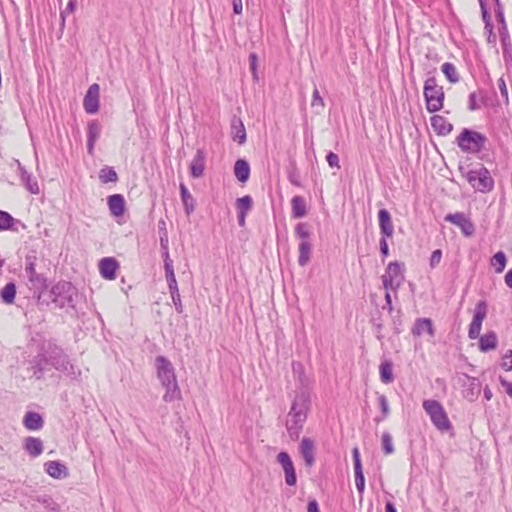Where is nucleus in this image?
I'll use <instances>...</instances> for the list:
<instances>
[{"label":"nucleus","instance_id":"0e129e2a","mask_svg":"<svg viewBox=\"0 0 512 512\" xmlns=\"http://www.w3.org/2000/svg\"><path fill=\"white\" fill-rule=\"evenodd\" d=\"M158 229L160 237H168V232L166 228V222L163 219H160L158 222Z\"/></svg>","mask_w":512,"mask_h":512},{"label":"nucleus","instance_id":"9b49d317","mask_svg":"<svg viewBox=\"0 0 512 512\" xmlns=\"http://www.w3.org/2000/svg\"><path fill=\"white\" fill-rule=\"evenodd\" d=\"M488 311L487 302L484 300L479 301L474 310L472 322L469 325L468 336L470 339H477L480 336L482 322L486 318Z\"/></svg>","mask_w":512,"mask_h":512},{"label":"nucleus","instance_id":"2f4dec72","mask_svg":"<svg viewBox=\"0 0 512 512\" xmlns=\"http://www.w3.org/2000/svg\"><path fill=\"white\" fill-rule=\"evenodd\" d=\"M180 196L185 213L191 215L195 210V199L183 183L180 184Z\"/></svg>","mask_w":512,"mask_h":512},{"label":"nucleus","instance_id":"49530a36","mask_svg":"<svg viewBox=\"0 0 512 512\" xmlns=\"http://www.w3.org/2000/svg\"><path fill=\"white\" fill-rule=\"evenodd\" d=\"M382 448L385 454L389 455L394 452V447L392 443V436L389 432H384L382 434Z\"/></svg>","mask_w":512,"mask_h":512},{"label":"nucleus","instance_id":"1a4fd4ad","mask_svg":"<svg viewBox=\"0 0 512 512\" xmlns=\"http://www.w3.org/2000/svg\"><path fill=\"white\" fill-rule=\"evenodd\" d=\"M381 278L386 290L397 291L405 279L404 264L398 261L390 262Z\"/></svg>","mask_w":512,"mask_h":512},{"label":"nucleus","instance_id":"dca6fc26","mask_svg":"<svg viewBox=\"0 0 512 512\" xmlns=\"http://www.w3.org/2000/svg\"><path fill=\"white\" fill-rule=\"evenodd\" d=\"M99 89V85L94 83L88 88L84 96L83 107L88 114H94L99 109Z\"/></svg>","mask_w":512,"mask_h":512},{"label":"nucleus","instance_id":"cd10ccee","mask_svg":"<svg viewBox=\"0 0 512 512\" xmlns=\"http://www.w3.org/2000/svg\"><path fill=\"white\" fill-rule=\"evenodd\" d=\"M23 424L26 429L36 431L43 427L44 421L39 413L29 411L24 416Z\"/></svg>","mask_w":512,"mask_h":512},{"label":"nucleus","instance_id":"4d7b16f0","mask_svg":"<svg viewBox=\"0 0 512 512\" xmlns=\"http://www.w3.org/2000/svg\"><path fill=\"white\" fill-rule=\"evenodd\" d=\"M326 160L331 168H339V157L334 152H329L326 156Z\"/></svg>","mask_w":512,"mask_h":512},{"label":"nucleus","instance_id":"6e6552de","mask_svg":"<svg viewBox=\"0 0 512 512\" xmlns=\"http://www.w3.org/2000/svg\"><path fill=\"white\" fill-rule=\"evenodd\" d=\"M486 140L482 133L464 128L457 137V144L464 152L478 153L483 150Z\"/></svg>","mask_w":512,"mask_h":512},{"label":"nucleus","instance_id":"603ef678","mask_svg":"<svg viewBox=\"0 0 512 512\" xmlns=\"http://www.w3.org/2000/svg\"><path fill=\"white\" fill-rule=\"evenodd\" d=\"M498 87H499L501 96L504 98L505 104H508L509 103L508 90H507L506 82L503 77L499 78Z\"/></svg>","mask_w":512,"mask_h":512},{"label":"nucleus","instance_id":"774afa93","mask_svg":"<svg viewBox=\"0 0 512 512\" xmlns=\"http://www.w3.org/2000/svg\"><path fill=\"white\" fill-rule=\"evenodd\" d=\"M504 280L505 284L512 289V268L506 273Z\"/></svg>","mask_w":512,"mask_h":512},{"label":"nucleus","instance_id":"f257e3e1","mask_svg":"<svg viewBox=\"0 0 512 512\" xmlns=\"http://www.w3.org/2000/svg\"><path fill=\"white\" fill-rule=\"evenodd\" d=\"M311 406V392L308 387H298L286 416V430L292 441L299 439Z\"/></svg>","mask_w":512,"mask_h":512},{"label":"nucleus","instance_id":"aec40b11","mask_svg":"<svg viewBox=\"0 0 512 512\" xmlns=\"http://www.w3.org/2000/svg\"><path fill=\"white\" fill-rule=\"evenodd\" d=\"M119 264L115 258L105 257L100 260L99 270L101 276L107 280H113L116 277V271Z\"/></svg>","mask_w":512,"mask_h":512},{"label":"nucleus","instance_id":"37998d69","mask_svg":"<svg viewBox=\"0 0 512 512\" xmlns=\"http://www.w3.org/2000/svg\"><path fill=\"white\" fill-rule=\"evenodd\" d=\"M160 246H161V250H162L164 266H166L168 264H173V261L170 258V254H169V238L168 237H160Z\"/></svg>","mask_w":512,"mask_h":512},{"label":"nucleus","instance_id":"5fc2aeb1","mask_svg":"<svg viewBox=\"0 0 512 512\" xmlns=\"http://www.w3.org/2000/svg\"><path fill=\"white\" fill-rule=\"evenodd\" d=\"M502 368L506 371L512 370V350H509L503 357L501 364Z\"/></svg>","mask_w":512,"mask_h":512},{"label":"nucleus","instance_id":"a211bd4d","mask_svg":"<svg viewBox=\"0 0 512 512\" xmlns=\"http://www.w3.org/2000/svg\"><path fill=\"white\" fill-rule=\"evenodd\" d=\"M36 256L27 255L25 258V272L29 278V281L35 286H44L46 279L43 275L38 274L35 269Z\"/></svg>","mask_w":512,"mask_h":512},{"label":"nucleus","instance_id":"a19ab883","mask_svg":"<svg viewBox=\"0 0 512 512\" xmlns=\"http://www.w3.org/2000/svg\"><path fill=\"white\" fill-rule=\"evenodd\" d=\"M507 263L506 255L503 251H498L491 258V265L495 267L496 273H501Z\"/></svg>","mask_w":512,"mask_h":512},{"label":"nucleus","instance_id":"8fccbe9b","mask_svg":"<svg viewBox=\"0 0 512 512\" xmlns=\"http://www.w3.org/2000/svg\"><path fill=\"white\" fill-rule=\"evenodd\" d=\"M480 2V6H481V12H482V18H483V21L485 22V24L487 26H490V34L492 33V30H493V25L491 23V17H490V14L486 8V5L484 3L483 0H479Z\"/></svg>","mask_w":512,"mask_h":512},{"label":"nucleus","instance_id":"f704fd0d","mask_svg":"<svg viewBox=\"0 0 512 512\" xmlns=\"http://www.w3.org/2000/svg\"><path fill=\"white\" fill-rule=\"evenodd\" d=\"M299 257L298 263L300 266L304 267L310 261L311 252H312V244L310 241H301L298 247Z\"/></svg>","mask_w":512,"mask_h":512},{"label":"nucleus","instance_id":"7ed1b4c3","mask_svg":"<svg viewBox=\"0 0 512 512\" xmlns=\"http://www.w3.org/2000/svg\"><path fill=\"white\" fill-rule=\"evenodd\" d=\"M49 297L56 308L74 309L78 291L71 282L59 281L52 286Z\"/></svg>","mask_w":512,"mask_h":512},{"label":"nucleus","instance_id":"c03bdc74","mask_svg":"<svg viewBox=\"0 0 512 512\" xmlns=\"http://www.w3.org/2000/svg\"><path fill=\"white\" fill-rule=\"evenodd\" d=\"M15 219L5 211L0 210V230H8L14 224Z\"/></svg>","mask_w":512,"mask_h":512},{"label":"nucleus","instance_id":"3c124183","mask_svg":"<svg viewBox=\"0 0 512 512\" xmlns=\"http://www.w3.org/2000/svg\"><path fill=\"white\" fill-rule=\"evenodd\" d=\"M311 105H312V107H316V106H319L321 108L324 107V100L320 96V93L316 86L314 87V90H313Z\"/></svg>","mask_w":512,"mask_h":512},{"label":"nucleus","instance_id":"052dcab7","mask_svg":"<svg viewBox=\"0 0 512 512\" xmlns=\"http://www.w3.org/2000/svg\"><path fill=\"white\" fill-rule=\"evenodd\" d=\"M75 7H76V1L75 0H70L65 8V10H63L61 12V17L62 19L64 20L65 19V16L67 13H72L74 10H75Z\"/></svg>","mask_w":512,"mask_h":512},{"label":"nucleus","instance_id":"69168bd1","mask_svg":"<svg viewBox=\"0 0 512 512\" xmlns=\"http://www.w3.org/2000/svg\"><path fill=\"white\" fill-rule=\"evenodd\" d=\"M307 512H320L318 502L315 499L308 502Z\"/></svg>","mask_w":512,"mask_h":512},{"label":"nucleus","instance_id":"f03ea898","mask_svg":"<svg viewBox=\"0 0 512 512\" xmlns=\"http://www.w3.org/2000/svg\"><path fill=\"white\" fill-rule=\"evenodd\" d=\"M155 366L157 377L162 386L166 389L163 395L165 402H173L181 397V391L177 383L175 369L169 359L165 356H157L155 358Z\"/></svg>","mask_w":512,"mask_h":512},{"label":"nucleus","instance_id":"c85d7f7f","mask_svg":"<svg viewBox=\"0 0 512 512\" xmlns=\"http://www.w3.org/2000/svg\"><path fill=\"white\" fill-rule=\"evenodd\" d=\"M24 449L32 457H37L43 452L41 439L29 436L24 440Z\"/></svg>","mask_w":512,"mask_h":512},{"label":"nucleus","instance_id":"6ab92c4d","mask_svg":"<svg viewBox=\"0 0 512 512\" xmlns=\"http://www.w3.org/2000/svg\"><path fill=\"white\" fill-rule=\"evenodd\" d=\"M378 222L381 236H384V238H392L394 226L390 212L387 209L383 208L378 211Z\"/></svg>","mask_w":512,"mask_h":512},{"label":"nucleus","instance_id":"f3484780","mask_svg":"<svg viewBox=\"0 0 512 512\" xmlns=\"http://www.w3.org/2000/svg\"><path fill=\"white\" fill-rule=\"evenodd\" d=\"M315 441L304 437L299 446V452L304 460L305 466L311 468L315 464Z\"/></svg>","mask_w":512,"mask_h":512},{"label":"nucleus","instance_id":"680f3d73","mask_svg":"<svg viewBox=\"0 0 512 512\" xmlns=\"http://www.w3.org/2000/svg\"><path fill=\"white\" fill-rule=\"evenodd\" d=\"M468 107L471 111H474V110H477L480 108V105L477 104V102H476V92H472L469 95V106Z\"/></svg>","mask_w":512,"mask_h":512},{"label":"nucleus","instance_id":"4be33fe9","mask_svg":"<svg viewBox=\"0 0 512 512\" xmlns=\"http://www.w3.org/2000/svg\"><path fill=\"white\" fill-rule=\"evenodd\" d=\"M424 332H426L430 337H434L435 329L433 327V322L430 318H418L416 319L413 328L412 334L413 336L419 337Z\"/></svg>","mask_w":512,"mask_h":512},{"label":"nucleus","instance_id":"58836bf2","mask_svg":"<svg viewBox=\"0 0 512 512\" xmlns=\"http://www.w3.org/2000/svg\"><path fill=\"white\" fill-rule=\"evenodd\" d=\"M164 269H165L166 280H167L168 287H169V292H170V294H175V292L179 291V289H178V285H177V281H176V277H175V273H174L173 264H168V265L164 266Z\"/></svg>","mask_w":512,"mask_h":512},{"label":"nucleus","instance_id":"412c9836","mask_svg":"<svg viewBox=\"0 0 512 512\" xmlns=\"http://www.w3.org/2000/svg\"><path fill=\"white\" fill-rule=\"evenodd\" d=\"M206 153L203 149H198L190 164V174L193 178H200L205 170Z\"/></svg>","mask_w":512,"mask_h":512},{"label":"nucleus","instance_id":"5701e85b","mask_svg":"<svg viewBox=\"0 0 512 512\" xmlns=\"http://www.w3.org/2000/svg\"><path fill=\"white\" fill-rule=\"evenodd\" d=\"M110 214L114 217L122 216L125 212V199L121 194L110 195L107 199Z\"/></svg>","mask_w":512,"mask_h":512},{"label":"nucleus","instance_id":"39448f33","mask_svg":"<svg viewBox=\"0 0 512 512\" xmlns=\"http://www.w3.org/2000/svg\"><path fill=\"white\" fill-rule=\"evenodd\" d=\"M460 172L468 183L479 192L487 193L494 188V180L490 171L484 166L470 170H465L463 167H460Z\"/></svg>","mask_w":512,"mask_h":512},{"label":"nucleus","instance_id":"9d476101","mask_svg":"<svg viewBox=\"0 0 512 512\" xmlns=\"http://www.w3.org/2000/svg\"><path fill=\"white\" fill-rule=\"evenodd\" d=\"M459 383L462 387V396L466 400L474 402L478 399L482 389V384L478 378L463 374L459 377Z\"/></svg>","mask_w":512,"mask_h":512},{"label":"nucleus","instance_id":"473e14b6","mask_svg":"<svg viewBox=\"0 0 512 512\" xmlns=\"http://www.w3.org/2000/svg\"><path fill=\"white\" fill-rule=\"evenodd\" d=\"M232 138L239 144H244L246 141V131L243 122L239 118H234L231 124Z\"/></svg>","mask_w":512,"mask_h":512},{"label":"nucleus","instance_id":"c756f323","mask_svg":"<svg viewBox=\"0 0 512 512\" xmlns=\"http://www.w3.org/2000/svg\"><path fill=\"white\" fill-rule=\"evenodd\" d=\"M234 174L239 182L245 183L250 176L249 163L244 159H238L234 165Z\"/></svg>","mask_w":512,"mask_h":512},{"label":"nucleus","instance_id":"de8ad7c7","mask_svg":"<svg viewBox=\"0 0 512 512\" xmlns=\"http://www.w3.org/2000/svg\"><path fill=\"white\" fill-rule=\"evenodd\" d=\"M237 208L240 212H248L252 208V198L249 195L237 199Z\"/></svg>","mask_w":512,"mask_h":512},{"label":"nucleus","instance_id":"864d4df0","mask_svg":"<svg viewBox=\"0 0 512 512\" xmlns=\"http://www.w3.org/2000/svg\"><path fill=\"white\" fill-rule=\"evenodd\" d=\"M442 251L440 249L434 250L430 257V267L435 268L441 261Z\"/></svg>","mask_w":512,"mask_h":512},{"label":"nucleus","instance_id":"b1692460","mask_svg":"<svg viewBox=\"0 0 512 512\" xmlns=\"http://www.w3.org/2000/svg\"><path fill=\"white\" fill-rule=\"evenodd\" d=\"M44 467L46 473L55 479H64L69 475L68 468L58 461H48Z\"/></svg>","mask_w":512,"mask_h":512},{"label":"nucleus","instance_id":"2eb2a0df","mask_svg":"<svg viewBox=\"0 0 512 512\" xmlns=\"http://www.w3.org/2000/svg\"><path fill=\"white\" fill-rule=\"evenodd\" d=\"M49 358L48 347L44 352L39 353L32 361L31 368L33 369V377L40 380L44 377L46 371L49 370L48 366H51Z\"/></svg>","mask_w":512,"mask_h":512},{"label":"nucleus","instance_id":"ea45409f","mask_svg":"<svg viewBox=\"0 0 512 512\" xmlns=\"http://www.w3.org/2000/svg\"><path fill=\"white\" fill-rule=\"evenodd\" d=\"M99 179L103 184L118 181V175L113 167L105 166L99 171Z\"/></svg>","mask_w":512,"mask_h":512},{"label":"nucleus","instance_id":"a878e982","mask_svg":"<svg viewBox=\"0 0 512 512\" xmlns=\"http://www.w3.org/2000/svg\"><path fill=\"white\" fill-rule=\"evenodd\" d=\"M431 126L433 130L436 132V134L445 136L448 135L452 129L453 125L449 123L446 118H444L441 115H434L430 119Z\"/></svg>","mask_w":512,"mask_h":512},{"label":"nucleus","instance_id":"20e7f679","mask_svg":"<svg viewBox=\"0 0 512 512\" xmlns=\"http://www.w3.org/2000/svg\"><path fill=\"white\" fill-rule=\"evenodd\" d=\"M48 349V360H50L52 367L66 374L71 379L76 380L80 377L81 371L71 363L69 356L64 352L62 348L55 344H49Z\"/></svg>","mask_w":512,"mask_h":512},{"label":"nucleus","instance_id":"338daca9","mask_svg":"<svg viewBox=\"0 0 512 512\" xmlns=\"http://www.w3.org/2000/svg\"><path fill=\"white\" fill-rule=\"evenodd\" d=\"M500 383L506 389V393L512 397V382H509L503 378L500 379Z\"/></svg>","mask_w":512,"mask_h":512},{"label":"nucleus","instance_id":"f8f14e48","mask_svg":"<svg viewBox=\"0 0 512 512\" xmlns=\"http://www.w3.org/2000/svg\"><path fill=\"white\" fill-rule=\"evenodd\" d=\"M277 461L283 469L284 476H285V483L288 486H295L297 483V476H296L295 467H294V464H293V461H292L290 455L287 452L282 451L277 455Z\"/></svg>","mask_w":512,"mask_h":512},{"label":"nucleus","instance_id":"4468645a","mask_svg":"<svg viewBox=\"0 0 512 512\" xmlns=\"http://www.w3.org/2000/svg\"><path fill=\"white\" fill-rule=\"evenodd\" d=\"M445 221L458 226L465 236H472L475 232L474 224L464 215V213L457 212L454 214H447L445 216Z\"/></svg>","mask_w":512,"mask_h":512},{"label":"nucleus","instance_id":"393cba45","mask_svg":"<svg viewBox=\"0 0 512 512\" xmlns=\"http://www.w3.org/2000/svg\"><path fill=\"white\" fill-rule=\"evenodd\" d=\"M101 126L98 121L93 120L88 124L87 131V152L90 155L94 153V146L98 138L100 137Z\"/></svg>","mask_w":512,"mask_h":512},{"label":"nucleus","instance_id":"423d86ee","mask_svg":"<svg viewBox=\"0 0 512 512\" xmlns=\"http://www.w3.org/2000/svg\"><path fill=\"white\" fill-rule=\"evenodd\" d=\"M423 94L428 112L435 113L443 108L445 93L443 87L437 84V80L434 76H430L426 79Z\"/></svg>","mask_w":512,"mask_h":512},{"label":"nucleus","instance_id":"ddd939ff","mask_svg":"<svg viewBox=\"0 0 512 512\" xmlns=\"http://www.w3.org/2000/svg\"><path fill=\"white\" fill-rule=\"evenodd\" d=\"M352 458L354 465V477H355V485L358 493L360 494V498L362 499V495L365 490V477L363 474V467L360 457V451L358 447H354L352 449Z\"/></svg>","mask_w":512,"mask_h":512},{"label":"nucleus","instance_id":"e433bc0d","mask_svg":"<svg viewBox=\"0 0 512 512\" xmlns=\"http://www.w3.org/2000/svg\"><path fill=\"white\" fill-rule=\"evenodd\" d=\"M380 379L383 383L389 384L394 380L393 364L391 361L385 360L380 365Z\"/></svg>","mask_w":512,"mask_h":512},{"label":"nucleus","instance_id":"e2e57ef3","mask_svg":"<svg viewBox=\"0 0 512 512\" xmlns=\"http://www.w3.org/2000/svg\"><path fill=\"white\" fill-rule=\"evenodd\" d=\"M495 1H496V6H497V9L495 11L496 18L499 22H501L502 24H505L504 13H503L502 7L500 5V1L499 0H495Z\"/></svg>","mask_w":512,"mask_h":512},{"label":"nucleus","instance_id":"79ce46f5","mask_svg":"<svg viewBox=\"0 0 512 512\" xmlns=\"http://www.w3.org/2000/svg\"><path fill=\"white\" fill-rule=\"evenodd\" d=\"M292 371H293V374L299 380V382L301 384L300 387H307L306 384H305L306 376H305V371H304L303 364L301 362H298V361L292 362Z\"/></svg>","mask_w":512,"mask_h":512},{"label":"nucleus","instance_id":"6e6d98bb","mask_svg":"<svg viewBox=\"0 0 512 512\" xmlns=\"http://www.w3.org/2000/svg\"><path fill=\"white\" fill-rule=\"evenodd\" d=\"M171 298H172V301H173L176 311L179 314H181L183 312V305L181 302V297H180L179 291L175 292V294H171Z\"/></svg>","mask_w":512,"mask_h":512},{"label":"nucleus","instance_id":"bb28decb","mask_svg":"<svg viewBox=\"0 0 512 512\" xmlns=\"http://www.w3.org/2000/svg\"><path fill=\"white\" fill-rule=\"evenodd\" d=\"M20 178L25 188L32 194H39L40 189L37 180L23 166L19 164Z\"/></svg>","mask_w":512,"mask_h":512},{"label":"nucleus","instance_id":"0eeeda50","mask_svg":"<svg viewBox=\"0 0 512 512\" xmlns=\"http://www.w3.org/2000/svg\"><path fill=\"white\" fill-rule=\"evenodd\" d=\"M423 408L429 415L431 422L440 432H449L453 426L442 404L437 400H424Z\"/></svg>","mask_w":512,"mask_h":512},{"label":"nucleus","instance_id":"09e8293b","mask_svg":"<svg viewBox=\"0 0 512 512\" xmlns=\"http://www.w3.org/2000/svg\"><path fill=\"white\" fill-rule=\"evenodd\" d=\"M378 403H379V406H380V409H381V412H382V419L386 418L390 412L389 410V403H388V399L385 395L381 394L378 396ZM376 421H380V419H376Z\"/></svg>","mask_w":512,"mask_h":512},{"label":"nucleus","instance_id":"c9c22d12","mask_svg":"<svg viewBox=\"0 0 512 512\" xmlns=\"http://www.w3.org/2000/svg\"><path fill=\"white\" fill-rule=\"evenodd\" d=\"M2 301L5 304H13L16 297V285L13 282L7 283L0 292Z\"/></svg>","mask_w":512,"mask_h":512},{"label":"nucleus","instance_id":"13d9d810","mask_svg":"<svg viewBox=\"0 0 512 512\" xmlns=\"http://www.w3.org/2000/svg\"><path fill=\"white\" fill-rule=\"evenodd\" d=\"M387 239L388 238H384V236H381V239L379 241L380 253L384 258L389 256V246Z\"/></svg>","mask_w":512,"mask_h":512},{"label":"nucleus","instance_id":"72a5a7b5","mask_svg":"<svg viewBox=\"0 0 512 512\" xmlns=\"http://www.w3.org/2000/svg\"><path fill=\"white\" fill-rule=\"evenodd\" d=\"M291 205L294 218H302L307 214L306 203L302 196H294L291 200Z\"/></svg>","mask_w":512,"mask_h":512},{"label":"nucleus","instance_id":"bf43d9fd","mask_svg":"<svg viewBox=\"0 0 512 512\" xmlns=\"http://www.w3.org/2000/svg\"><path fill=\"white\" fill-rule=\"evenodd\" d=\"M257 60H258V58L255 53H251L249 55L250 68H251L254 78H257V74H256Z\"/></svg>","mask_w":512,"mask_h":512},{"label":"nucleus","instance_id":"4c0bfd02","mask_svg":"<svg viewBox=\"0 0 512 512\" xmlns=\"http://www.w3.org/2000/svg\"><path fill=\"white\" fill-rule=\"evenodd\" d=\"M441 70L450 83L459 82V80H460L459 73L457 72V69L454 64H452L450 62H445L442 65Z\"/></svg>","mask_w":512,"mask_h":512},{"label":"nucleus","instance_id":"a18cd8bd","mask_svg":"<svg viewBox=\"0 0 512 512\" xmlns=\"http://www.w3.org/2000/svg\"><path fill=\"white\" fill-rule=\"evenodd\" d=\"M295 235L301 239V241H309L310 231L308 230L306 223H298L295 226Z\"/></svg>","mask_w":512,"mask_h":512},{"label":"nucleus","instance_id":"7c9ffc66","mask_svg":"<svg viewBox=\"0 0 512 512\" xmlns=\"http://www.w3.org/2000/svg\"><path fill=\"white\" fill-rule=\"evenodd\" d=\"M498 339L495 332L490 331L479 338V348L482 352L494 350L497 347Z\"/></svg>","mask_w":512,"mask_h":512}]
</instances>
